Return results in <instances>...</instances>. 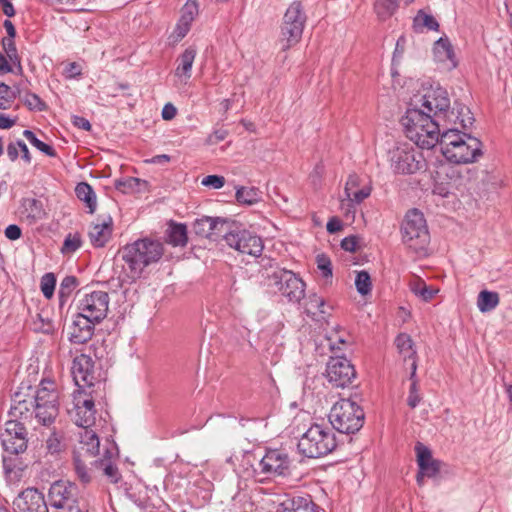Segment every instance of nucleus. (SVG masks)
I'll return each instance as SVG.
<instances>
[{
    "label": "nucleus",
    "mask_w": 512,
    "mask_h": 512,
    "mask_svg": "<svg viewBox=\"0 0 512 512\" xmlns=\"http://www.w3.org/2000/svg\"><path fill=\"white\" fill-rule=\"evenodd\" d=\"M415 451L419 469L423 471L427 477L436 476L440 471V462L433 459L430 449L418 442L415 446Z\"/></svg>",
    "instance_id": "bb28decb"
},
{
    "label": "nucleus",
    "mask_w": 512,
    "mask_h": 512,
    "mask_svg": "<svg viewBox=\"0 0 512 512\" xmlns=\"http://www.w3.org/2000/svg\"><path fill=\"white\" fill-rule=\"evenodd\" d=\"M109 302V295L105 291L98 290L86 293L78 301V313L99 323L107 316Z\"/></svg>",
    "instance_id": "2eb2a0df"
},
{
    "label": "nucleus",
    "mask_w": 512,
    "mask_h": 512,
    "mask_svg": "<svg viewBox=\"0 0 512 512\" xmlns=\"http://www.w3.org/2000/svg\"><path fill=\"white\" fill-rule=\"evenodd\" d=\"M45 449L48 454L59 455L65 450L64 437L61 432L53 431L45 440Z\"/></svg>",
    "instance_id": "58836bf2"
},
{
    "label": "nucleus",
    "mask_w": 512,
    "mask_h": 512,
    "mask_svg": "<svg viewBox=\"0 0 512 512\" xmlns=\"http://www.w3.org/2000/svg\"><path fill=\"white\" fill-rule=\"evenodd\" d=\"M124 270L131 281L139 279L145 268L158 263L164 254L161 241L149 237L126 244L119 251Z\"/></svg>",
    "instance_id": "f257e3e1"
},
{
    "label": "nucleus",
    "mask_w": 512,
    "mask_h": 512,
    "mask_svg": "<svg viewBox=\"0 0 512 512\" xmlns=\"http://www.w3.org/2000/svg\"><path fill=\"white\" fill-rule=\"evenodd\" d=\"M278 512H318V506L309 495L293 496L280 503Z\"/></svg>",
    "instance_id": "a878e982"
},
{
    "label": "nucleus",
    "mask_w": 512,
    "mask_h": 512,
    "mask_svg": "<svg viewBox=\"0 0 512 512\" xmlns=\"http://www.w3.org/2000/svg\"><path fill=\"white\" fill-rule=\"evenodd\" d=\"M58 415V392L51 381H41L36 390V403L33 409V417L42 425L54 422Z\"/></svg>",
    "instance_id": "f8f14e48"
},
{
    "label": "nucleus",
    "mask_w": 512,
    "mask_h": 512,
    "mask_svg": "<svg viewBox=\"0 0 512 512\" xmlns=\"http://www.w3.org/2000/svg\"><path fill=\"white\" fill-rule=\"evenodd\" d=\"M228 220L220 217L204 216L196 219L193 229L197 235L205 238H216L224 234Z\"/></svg>",
    "instance_id": "5701e85b"
},
{
    "label": "nucleus",
    "mask_w": 512,
    "mask_h": 512,
    "mask_svg": "<svg viewBox=\"0 0 512 512\" xmlns=\"http://www.w3.org/2000/svg\"><path fill=\"white\" fill-rule=\"evenodd\" d=\"M409 287L417 297L426 302L430 301L438 292L437 289L427 286L422 279L415 276L409 281Z\"/></svg>",
    "instance_id": "f704fd0d"
},
{
    "label": "nucleus",
    "mask_w": 512,
    "mask_h": 512,
    "mask_svg": "<svg viewBox=\"0 0 512 512\" xmlns=\"http://www.w3.org/2000/svg\"><path fill=\"white\" fill-rule=\"evenodd\" d=\"M223 240L237 252L253 257H259L264 249L262 239L254 232L234 222H227Z\"/></svg>",
    "instance_id": "1a4fd4ad"
},
{
    "label": "nucleus",
    "mask_w": 512,
    "mask_h": 512,
    "mask_svg": "<svg viewBox=\"0 0 512 512\" xmlns=\"http://www.w3.org/2000/svg\"><path fill=\"white\" fill-rule=\"evenodd\" d=\"M187 229L184 224H171L167 230V242L173 246H185L187 244Z\"/></svg>",
    "instance_id": "4c0bfd02"
},
{
    "label": "nucleus",
    "mask_w": 512,
    "mask_h": 512,
    "mask_svg": "<svg viewBox=\"0 0 512 512\" xmlns=\"http://www.w3.org/2000/svg\"><path fill=\"white\" fill-rule=\"evenodd\" d=\"M73 124L82 129V130H85V131H90L91 130V124L90 122L84 118V117H81V116H75L74 119H73Z\"/></svg>",
    "instance_id": "774afa93"
},
{
    "label": "nucleus",
    "mask_w": 512,
    "mask_h": 512,
    "mask_svg": "<svg viewBox=\"0 0 512 512\" xmlns=\"http://www.w3.org/2000/svg\"><path fill=\"white\" fill-rule=\"evenodd\" d=\"M325 301L323 298L318 296L317 294H312L308 297V300L305 305V312L307 315L315 317L318 314H325L324 310Z\"/></svg>",
    "instance_id": "37998d69"
},
{
    "label": "nucleus",
    "mask_w": 512,
    "mask_h": 512,
    "mask_svg": "<svg viewBox=\"0 0 512 512\" xmlns=\"http://www.w3.org/2000/svg\"><path fill=\"white\" fill-rule=\"evenodd\" d=\"M499 294L497 292L482 290L477 297V307L482 312H490L499 304Z\"/></svg>",
    "instance_id": "e433bc0d"
},
{
    "label": "nucleus",
    "mask_w": 512,
    "mask_h": 512,
    "mask_svg": "<svg viewBox=\"0 0 512 512\" xmlns=\"http://www.w3.org/2000/svg\"><path fill=\"white\" fill-rule=\"evenodd\" d=\"M403 243L417 254H423L430 242L424 215L418 209L409 210L401 224Z\"/></svg>",
    "instance_id": "423d86ee"
},
{
    "label": "nucleus",
    "mask_w": 512,
    "mask_h": 512,
    "mask_svg": "<svg viewBox=\"0 0 512 512\" xmlns=\"http://www.w3.org/2000/svg\"><path fill=\"white\" fill-rule=\"evenodd\" d=\"M337 446L335 434L321 425H312L300 438L298 450L308 458H319L331 453Z\"/></svg>",
    "instance_id": "0eeeda50"
},
{
    "label": "nucleus",
    "mask_w": 512,
    "mask_h": 512,
    "mask_svg": "<svg viewBox=\"0 0 512 512\" xmlns=\"http://www.w3.org/2000/svg\"><path fill=\"white\" fill-rule=\"evenodd\" d=\"M97 469H102L104 475L110 480L111 483H118L120 480V473L116 465L110 459V452L105 450L102 457H98Z\"/></svg>",
    "instance_id": "c9c22d12"
},
{
    "label": "nucleus",
    "mask_w": 512,
    "mask_h": 512,
    "mask_svg": "<svg viewBox=\"0 0 512 512\" xmlns=\"http://www.w3.org/2000/svg\"><path fill=\"white\" fill-rule=\"evenodd\" d=\"M358 247V238L356 236L345 237L341 241V248L348 252H355Z\"/></svg>",
    "instance_id": "680f3d73"
},
{
    "label": "nucleus",
    "mask_w": 512,
    "mask_h": 512,
    "mask_svg": "<svg viewBox=\"0 0 512 512\" xmlns=\"http://www.w3.org/2000/svg\"><path fill=\"white\" fill-rule=\"evenodd\" d=\"M56 277L53 273H46L41 277L40 288L43 295L50 299L55 290Z\"/></svg>",
    "instance_id": "3c124183"
},
{
    "label": "nucleus",
    "mask_w": 512,
    "mask_h": 512,
    "mask_svg": "<svg viewBox=\"0 0 512 512\" xmlns=\"http://www.w3.org/2000/svg\"><path fill=\"white\" fill-rule=\"evenodd\" d=\"M21 215L30 222L40 220L45 216L41 201L35 198H25L21 204Z\"/></svg>",
    "instance_id": "473e14b6"
},
{
    "label": "nucleus",
    "mask_w": 512,
    "mask_h": 512,
    "mask_svg": "<svg viewBox=\"0 0 512 512\" xmlns=\"http://www.w3.org/2000/svg\"><path fill=\"white\" fill-rule=\"evenodd\" d=\"M113 221L110 216L91 225L89 230V239L94 247H103L110 239L112 234Z\"/></svg>",
    "instance_id": "cd10ccee"
},
{
    "label": "nucleus",
    "mask_w": 512,
    "mask_h": 512,
    "mask_svg": "<svg viewBox=\"0 0 512 512\" xmlns=\"http://www.w3.org/2000/svg\"><path fill=\"white\" fill-rule=\"evenodd\" d=\"M326 377L334 387L345 388L356 379V370L347 358L335 355L327 363Z\"/></svg>",
    "instance_id": "dca6fc26"
},
{
    "label": "nucleus",
    "mask_w": 512,
    "mask_h": 512,
    "mask_svg": "<svg viewBox=\"0 0 512 512\" xmlns=\"http://www.w3.org/2000/svg\"><path fill=\"white\" fill-rule=\"evenodd\" d=\"M390 167L396 174H414L424 167V158L411 143L396 142L388 150Z\"/></svg>",
    "instance_id": "9b49d317"
},
{
    "label": "nucleus",
    "mask_w": 512,
    "mask_h": 512,
    "mask_svg": "<svg viewBox=\"0 0 512 512\" xmlns=\"http://www.w3.org/2000/svg\"><path fill=\"white\" fill-rule=\"evenodd\" d=\"M355 286L359 294L365 296L371 292L372 282L370 275L367 271L362 270L357 272L355 278Z\"/></svg>",
    "instance_id": "a18cd8bd"
},
{
    "label": "nucleus",
    "mask_w": 512,
    "mask_h": 512,
    "mask_svg": "<svg viewBox=\"0 0 512 512\" xmlns=\"http://www.w3.org/2000/svg\"><path fill=\"white\" fill-rule=\"evenodd\" d=\"M265 285L292 303H299L305 296L304 281L291 270L277 269L273 271L267 275Z\"/></svg>",
    "instance_id": "9d476101"
},
{
    "label": "nucleus",
    "mask_w": 512,
    "mask_h": 512,
    "mask_svg": "<svg viewBox=\"0 0 512 512\" xmlns=\"http://www.w3.org/2000/svg\"><path fill=\"white\" fill-rule=\"evenodd\" d=\"M316 262L317 267L321 271L323 277L329 278L332 276V264L330 259L326 255H318Z\"/></svg>",
    "instance_id": "6e6d98bb"
},
{
    "label": "nucleus",
    "mask_w": 512,
    "mask_h": 512,
    "mask_svg": "<svg viewBox=\"0 0 512 512\" xmlns=\"http://www.w3.org/2000/svg\"><path fill=\"white\" fill-rule=\"evenodd\" d=\"M177 114V109L171 103H167L164 105L162 109V118L164 120H172Z\"/></svg>",
    "instance_id": "69168bd1"
},
{
    "label": "nucleus",
    "mask_w": 512,
    "mask_h": 512,
    "mask_svg": "<svg viewBox=\"0 0 512 512\" xmlns=\"http://www.w3.org/2000/svg\"><path fill=\"white\" fill-rule=\"evenodd\" d=\"M261 199L260 191L255 187H240L236 191V200L240 204L253 205Z\"/></svg>",
    "instance_id": "ea45409f"
},
{
    "label": "nucleus",
    "mask_w": 512,
    "mask_h": 512,
    "mask_svg": "<svg viewBox=\"0 0 512 512\" xmlns=\"http://www.w3.org/2000/svg\"><path fill=\"white\" fill-rule=\"evenodd\" d=\"M291 461L288 455L278 449L268 450L259 462V471L265 477L285 476L289 473Z\"/></svg>",
    "instance_id": "6ab92c4d"
},
{
    "label": "nucleus",
    "mask_w": 512,
    "mask_h": 512,
    "mask_svg": "<svg viewBox=\"0 0 512 512\" xmlns=\"http://www.w3.org/2000/svg\"><path fill=\"white\" fill-rule=\"evenodd\" d=\"M433 55L435 61L446 65L448 70L457 67L458 62L453 50V46L448 37H440L433 46Z\"/></svg>",
    "instance_id": "393cba45"
},
{
    "label": "nucleus",
    "mask_w": 512,
    "mask_h": 512,
    "mask_svg": "<svg viewBox=\"0 0 512 512\" xmlns=\"http://www.w3.org/2000/svg\"><path fill=\"white\" fill-rule=\"evenodd\" d=\"M395 345L398 349L399 354L403 359L411 360V375L410 378L413 380L416 375L417 361H416V350L412 338L406 334L401 333L395 339Z\"/></svg>",
    "instance_id": "c85d7f7f"
},
{
    "label": "nucleus",
    "mask_w": 512,
    "mask_h": 512,
    "mask_svg": "<svg viewBox=\"0 0 512 512\" xmlns=\"http://www.w3.org/2000/svg\"><path fill=\"white\" fill-rule=\"evenodd\" d=\"M3 49L6 53V57L9 58V61L13 65H17L21 70V60L17 52V48L15 46L14 39L11 38H3L2 40Z\"/></svg>",
    "instance_id": "de8ad7c7"
},
{
    "label": "nucleus",
    "mask_w": 512,
    "mask_h": 512,
    "mask_svg": "<svg viewBox=\"0 0 512 512\" xmlns=\"http://www.w3.org/2000/svg\"><path fill=\"white\" fill-rule=\"evenodd\" d=\"M71 373L77 390L94 391L92 388L95 385H101L95 376L94 361L86 354H80L73 359Z\"/></svg>",
    "instance_id": "f3484780"
},
{
    "label": "nucleus",
    "mask_w": 512,
    "mask_h": 512,
    "mask_svg": "<svg viewBox=\"0 0 512 512\" xmlns=\"http://www.w3.org/2000/svg\"><path fill=\"white\" fill-rule=\"evenodd\" d=\"M190 28L191 23L179 19L172 34V36L175 38V41H180L183 39L190 31Z\"/></svg>",
    "instance_id": "13d9d810"
},
{
    "label": "nucleus",
    "mask_w": 512,
    "mask_h": 512,
    "mask_svg": "<svg viewBox=\"0 0 512 512\" xmlns=\"http://www.w3.org/2000/svg\"><path fill=\"white\" fill-rule=\"evenodd\" d=\"M328 417L332 427L338 432L354 434L362 428L365 414L355 401L342 398L332 406Z\"/></svg>",
    "instance_id": "39448f33"
},
{
    "label": "nucleus",
    "mask_w": 512,
    "mask_h": 512,
    "mask_svg": "<svg viewBox=\"0 0 512 512\" xmlns=\"http://www.w3.org/2000/svg\"><path fill=\"white\" fill-rule=\"evenodd\" d=\"M202 185L212 187L214 189H220L224 186L225 179L223 176L208 175L203 178Z\"/></svg>",
    "instance_id": "bf43d9fd"
},
{
    "label": "nucleus",
    "mask_w": 512,
    "mask_h": 512,
    "mask_svg": "<svg viewBox=\"0 0 512 512\" xmlns=\"http://www.w3.org/2000/svg\"><path fill=\"white\" fill-rule=\"evenodd\" d=\"M328 346L335 355L349 349L353 344V337L343 328L337 326L327 336Z\"/></svg>",
    "instance_id": "c756f323"
},
{
    "label": "nucleus",
    "mask_w": 512,
    "mask_h": 512,
    "mask_svg": "<svg viewBox=\"0 0 512 512\" xmlns=\"http://www.w3.org/2000/svg\"><path fill=\"white\" fill-rule=\"evenodd\" d=\"M51 506L72 510L77 503V487L74 483L57 481L49 489Z\"/></svg>",
    "instance_id": "aec40b11"
},
{
    "label": "nucleus",
    "mask_w": 512,
    "mask_h": 512,
    "mask_svg": "<svg viewBox=\"0 0 512 512\" xmlns=\"http://www.w3.org/2000/svg\"><path fill=\"white\" fill-rule=\"evenodd\" d=\"M79 438L73 451V469L79 481L87 485L92 481V468L97 469L100 441L93 430L81 431Z\"/></svg>",
    "instance_id": "20e7f679"
},
{
    "label": "nucleus",
    "mask_w": 512,
    "mask_h": 512,
    "mask_svg": "<svg viewBox=\"0 0 512 512\" xmlns=\"http://www.w3.org/2000/svg\"><path fill=\"white\" fill-rule=\"evenodd\" d=\"M444 121L454 125L459 124L462 129L467 130L472 126L474 119L467 106L456 102L452 110H447V115Z\"/></svg>",
    "instance_id": "7c9ffc66"
},
{
    "label": "nucleus",
    "mask_w": 512,
    "mask_h": 512,
    "mask_svg": "<svg viewBox=\"0 0 512 512\" xmlns=\"http://www.w3.org/2000/svg\"><path fill=\"white\" fill-rule=\"evenodd\" d=\"M199 7L196 0H188L185 5L181 9V17L180 20L191 23L194 21L195 17L198 15Z\"/></svg>",
    "instance_id": "603ef678"
},
{
    "label": "nucleus",
    "mask_w": 512,
    "mask_h": 512,
    "mask_svg": "<svg viewBox=\"0 0 512 512\" xmlns=\"http://www.w3.org/2000/svg\"><path fill=\"white\" fill-rule=\"evenodd\" d=\"M95 324V321L77 313L72 322V325L69 327V340L75 344L86 343L92 338L94 334Z\"/></svg>",
    "instance_id": "b1692460"
},
{
    "label": "nucleus",
    "mask_w": 512,
    "mask_h": 512,
    "mask_svg": "<svg viewBox=\"0 0 512 512\" xmlns=\"http://www.w3.org/2000/svg\"><path fill=\"white\" fill-rule=\"evenodd\" d=\"M404 132L422 149L433 148L440 140V123L417 104L409 106L401 119Z\"/></svg>",
    "instance_id": "f03ea898"
},
{
    "label": "nucleus",
    "mask_w": 512,
    "mask_h": 512,
    "mask_svg": "<svg viewBox=\"0 0 512 512\" xmlns=\"http://www.w3.org/2000/svg\"><path fill=\"white\" fill-rule=\"evenodd\" d=\"M371 194V188L368 186L362 187L361 189H357L355 191H351L347 194V198L356 204L361 203L364 199H366Z\"/></svg>",
    "instance_id": "4d7b16f0"
},
{
    "label": "nucleus",
    "mask_w": 512,
    "mask_h": 512,
    "mask_svg": "<svg viewBox=\"0 0 512 512\" xmlns=\"http://www.w3.org/2000/svg\"><path fill=\"white\" fill-rule=\"evenodd\" d=\"M141 180L135 177H127L115 181V188L125 194L133 193L139 190Z\"/></svg>",
    "instance_id": "49530a36"
},
{
    "label": "nucleus",
    "mask_w": 512,
    "mask_h": 512,
    "mask_svg": "<svg viewBox=\"0 0 512 512\" xmlns=\"http://www.w3.org/2000/svg\"><path fill=\"white\" fill-rule=\"evenodd\" d=\"M78 286V279L75 276H66L60 283L59 297L62 301L66 300L73 290Z\"/></svg>",
    "instance_id": "8fccbe9b"
},
{
    "label": "nucleus",
    "mask_w": 512,
    "mask_h": 512,
    "mask_svg": "<svg viewBox=\"0 0 512 512\" xmlns=\"http://www.w3.org/2000/svg\"><path fill=\"white\" fill-rule=\"evenodd\" d=\"M24 103L30 110L44 111L46 109L45 102L34 93H26L24 96Z\"/></svg>",
    "instance_id": "864d4df0"
},
{
    "label": "nucleus",
    "mask_w": 512,
    "mask_h": 512,
    "mask_svg": "<svg viewBox=\"0 0 512 512\" xmlns=\"http://www.w3.org/2000/svg\"><path fill=\"white\" fill-rule=\"evenodd\" d=\"M413 104H417L420 109L431 114L433 118H436L440 123V121L446 118L447 110L450 107V100L447 92L444 89L437 87L435 89L431 88L427 90L421 96H415L411 100L409 106H412Z\"/></svg>",
    "instance_id": "ddd939ff"
},
{
    "label": "nucleus",
    "mask_w": 512,
    "mask_h": 512,
    "mask_svg": "<svg viewBox=\"0 0 512 512\" xmlns=\"http://www.w3.org/2000/svg\"><path fill=\"white\" fill-rule=\"evenodd\" d=\"M421 401V397L418 393L417 382L413 380L410 386L407 403L411 408H415Z\"/></svg>",
    "instance_id": "052dcab7"
},
{
    "label": "nucleus",
    "mask_w": 512,
    "mask_h": 512,
    "mask_svg": "<svg viewBox=\"0 0 512 512\" xmlns=\"http://www.w3.org/2000/svg\"><path fill=\"white\" fill-rule=\"evenodd\" d=\"M1 443L6 453L18 455L27 449V431L23 423L16 419L6 421L1 433Z\"/></svg>",
    "instance_id": "a211bd4d"
},
{
    "label": "nucleus",
    "mask_w": 512,
    "mask_h": 512,
    "mask_svg": "<svg viewBox=\"0 0 512 512\" xmlns=\"http://www.w3.org/2000/svg\"><path fill=\"white\" fill-rule=\"evenodd\" d=\"M23 136L31 143V145H33L35 148H37L38 150H40L47 156H50V157L56 156V151L54 150V148L52 146L44 143L43 141L39 140L36 137V135L34 134V132H32L31 130H24Z\"/></svg>",
    "instance_id": "c03bdc74"
},
{
    "label": "nucleus",
    "mask_w": 512,
    "mask_h": 512,
    "mask_svg": "<svg viewBox=\"0 0 512 512\" xmlns=\"http://www.w3.org/2000/svg\"><path fill=\"white\" fill-rule=\"evenodd\" d=\"M197 55V49L190 46L177 59V67L175 69V76L179 79L187 81L192 75V66Z\"/></svg>",
    "instance_id": "2f4dec72"
},
{
    "label": "nucleus",
    "mask_w": 512,
    "mask_h": 512,
    "mask_svg": "<svg viewBox=\"0 0 512 512\" xmlns=\"http://www.w3.org/2000/svg\"><path fill=\"white\" fill-rule=\"evenodd\" d=\"M20 146H17V141L11 142L7 146V155L11 161H15L19 156Z\"/></svg>",
    "instance_id": "338daca9"
},
{
    "label": "nucleus",
    "mask_w": 512,
    "mask_h": 512,
    "mask_svg": "<svg viewBox=\"0 0 512 512\" xmlns=\"http://www.w3.org/2000/svg\"><path fill=\"white\" fill-rule=\"evenodd\" d=\"M29 393L23 390L14 393L11 399L9 416L17 421L33 418V409L36 403V391H32L30 386L26 387Z\"/></svg>",
    "instance_id": "412c9836"
},
{
    "label": "nucleus",
    "mask_w": 512,
    "mask_h": 512,
    "mask_svg": "<svg viewBox=\"0 0 512 512\" xmlns=\"http://www.w3.org/2000/svg\"><path fill=\"white\" fill-rule=\"evenodd\" d=\"M16 512H48L44 495L35 488H27L14 501Z\"/></svg>",
    "instance_id": "4be33fe9"
},
{
    "label": "nucleus",
    "mask_w": 512,
    "mask_h": 512,
    "mask_svg": "<svg viewBox=\"0 0 512 512\" xmlns=\"http://www.w3.org/2000/svg\"><path fill=\"white\" fill-rule=\"evenodd\" d=\"M413 27L415 31H422L423 28L437 31L439 29V23L432 15L426 14L423 10H419L414 17Z\"/></svg>",
    "instance_id": "a19ab883"
},
{
    "label": "nucleus",
    "mask_w": 512,
    "mask_h": 512,
    "mask_svg": "<svg viewBox=\"0 0 512 512\" xmlns=\"http://www.w3.org/2000/svg\"><path fill=\"white\" fill-rule=\"evenodd\" d=\"M307 15L300 1H293L284 13L279 43L283 51L296 45L302 38Z\"/></svg>",
    "instance_id": "6e6552de"
},
{
    "label": "nucleus",
    "mask_w": 512,
    "mask_h": 512,
    "mask_svg": "<svg viewBox=\"0 0 512 512\" xmlns=\"http://www.w3.org/2000/svg\"><path fill=\"white\" fill-rule=\"evenodd\" d=\"M75 193L79 200L83 201L89 213H94L97 206L96 194L93 188L86 182L77 184Z\"/></svg>",
    "instance_id": "72a5a7b5"
},
{
    "label": "nucleus",
    "mask_w": 512,
    "mask_h": 512,
    "mask_svg": "<svg viewBox=\"0 0 512 512\" xmlns=\"http://www.w3.org/2000/svg\"><path fill=\"white\" fill-rule=\"evenodd\" d=\"M4 234L9 240H17L21 237L22 233L19 226L11 224L6 227Z\"/></svg>",
    "instance_id": "e2e57ef3"
},
{
    "label": "nucleus",
    "mask_w": 512,
    "mask_h": 512,
    "mask_svg": "<svg viewBox=\"0 0 512 512\" xmlns=\"http://www.w3.org/2000/svg\"><path fill=\"white\" fill-rule=\"evenodd\" d=\"M14 100V94L11 88L5 83L0 82V109H7Z\"/></svg>",
    "instance_id": "5fc2aeb1"
},
{
    "label": "nucleus",
    "mask_w": 512,
    "mask_h": 512,
    "mask_svg": "<svg viewBox=\"0 0 512 512\" xmlns=\"http://www.w3.org/2000/svg\"><path fill=\"white\" fill-rule=\"evenodd\" d=\"M67 78H74L81 74V66L76 62L69 63L64 69Z\"/></svg>",
    "instance_id": "0e129e2a"
},
{
    "label": "nucleus",
    "mask_w": 512,
    "mask_h": 512,
    "mask_svg": "<svg viewBox=\"0 0 512 512\" xmlns=\"http://www.w3.org/2000/svg\"><path fill=\"white\" fill-rule=\"evenodd\" d=\"M398 9V0H377L374 10L381 20L391 17Z\"/></svg>",
    "instance_id": "79ce46f5"
},
{
    "label": "nucleus",
    "mask_w": 512,
    "mask_h": 512,
    "mask_svg": "<svg viewBox=\"0 0 512 512\" xmlns=\"http://www.w3.org/2000/svg\"><path fill=\"white\" fill-rule=\"evenodd\" d=\"M443 156L455 164L476 162L482 156V143L476 137L460 132L458 127L449 128L439 140Z\"/></svg>",
    "instance_id": "7ed1b4c3"
},
{
    "label": "nucleus",
    "mask_w": 512,
    "mask_h": 512,
    "mask_svg": "<svg viewBox=\"0 0 512 512\" xmlns=\"http://www.w3.org/2000/svg\"><path fill=\"white\" fill-rule=\"evenodd\" d=\"M82 245L81 236L79 233H69L63 242L61 252L63 254H71L77 251Z\"/></svg>",
    "instance_id": "09e8293b"
},
{
    "label": "nucleus",
    "mask_w": 512,
    "mask_h": 512,
    "mask_svg": "<svg viewBox=\"0 0 512 512\" xmlns=\"http://www.w3.org/2000/svg\"><path fill=\"white\" fill-rule=\"evenodd\" d=\"M94 391L77 390L73 393V410L72 417L77 426L83 430H90V426L95 423V398Z\"/></svg>",
    "instance_id": "4468645a"
}]
</instances>
